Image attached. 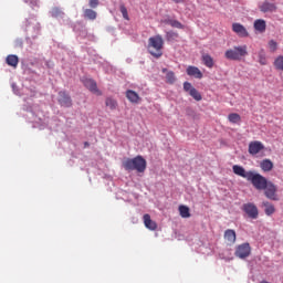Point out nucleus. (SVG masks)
Masks as SVG:
<instances>
[{
    "mask_svg": "<svg viewBox=\"0 0 283 283\" xmlns=\"http://www.w3.org/2000/svg\"><path fill=\"white\" fill-rule=\"evenodd\" d=\"M232 171L235 176H240V178H244L248 182H251L256 191H264V188L269 182V179L261 174L255 172L254 170H247L244 167L239 165L232 166Z\"/></svg>",
    "mask_w": 283,
    "mask_h": 283,
    "instance_id": "f257e3e1",
    "label": "nucleus"
},
{
    "mask_svg": "<svg viewBox=\"0 0 283 283\" xmlns=\"http://www.w3.org/2000/svg\"><path fill=\"white\" fill-rule=\"evenodd\" d=\"M122 165L126 171H137L138 174H145V169H147V160L143 156L127 158Z\"/></svg>",
    "mask_w": 283,
    "mask_h": 283,
    "instance_id": "f03ea898",
    "label": "nucleus"
},
{
    "mask_svg": "<svg viewBox=\"0 0 283 283\" xmlns=\"http://www.w3.org/2000/svg\"><path fill=\"white\" fill-rule=\"evenodd\" d=\"M163 48H165L163 35L158 34L148 39V52L154 59L163 56Z\"/></svg>",
    "mask_w": 283,
    "mask_h": 283,
    "instance_id": "7ed1b4c3",
    "label": "nucleus"
},
{
    "mask_svg": "<svg viewBox=\"0 0 283 283\" xmlns=\"http://www.w3.org/2000/svg\"><path fill=\"white\" fill-rule=\"evenodd\" d=\"M245 56H249V48L247 44L233 46L224 53V57L228 59V61H242Z\"/></svg>",
    "mask_w": 283,
    "mask_h": 283,
    "instance_id": "20e7f679",
    "label": "nucleus"
},
{
    "mask_svg": "<svg viewBox=\"0 0 283 283\" xmlns=\"http://www.w3.org/2000/svg\"><path fill=\"white\" fill-rule=\"evenodd\" d=\"M263 191H264V196H265V198H268V200H273L275 202H277V200H280V198L277 197V186H275V184H273L272 181H269L266 184Z\"/></svg>",
    "mask_w": 283,
    "mask_h": 283,
    "instance_id": "39448f33",
    "label": "nucleus"
},
{
    "mask_svg": "<svg viewBox=\"0 0 283 283\" xmlns=\"http://www.w3.org/2000/svg\"><path fill=\"white\" fill-rule=\"evenodd\" d=\"M242 209L249 218H251L252 220H258V217L260 216V211L258 210V206H255V203H251V202L244 203L242 206Z\"/></svg>",
    "mask_w": 283,
    "mask_h": 283,
    "instance_id": "423d86ee",
    "label": "nucleus"
},
{
    "mask_svg": "<svg viewBox=\"0 0 283 283\" xmlns=\"http://www.w3.org/2000/svg\"><path fill=\"white\" fill-rule=\"evenodd\" d=\"M234 255L240 258V260L249 258L251 255V245L249 243L238 245Z\"/></svg>",
    "mask_w": 283,
    "mask_h": 283,
    "instance_id": "0eeeda50",
    "label": "nucleus"
},
{
    "mask_svg": "<svg viewBox=\"0 0 283 283\" xmlns=\"http://www.w3.org/2000/svg\"><path fill=\"white\" fill-rule=\"evenodd\" d=\"M184 91L188 92L189 96H191L197 102L202 101V94H200V92H198V90H196V87H193L190 82L184 83Z\"/></svg>",
    "mask_w": 283,
    "mask_h": 283,
    "instance_id": "6e6552de",
    "label": "nucleus"
},
{
    "mask_svg": "<svg viewBox=\"0 0 283 283\" xmlns=\"http://www.w3.org/2000/svg\"><path fill=\"white\" fill-rule=\"evenodd\" d=\"M83 85L87 87L93 94H96L97 96H103V93L98 90V85L96 84V81L93 78H84L82 81Z\"/></svg>",
    "mask_w": 283,
    "mask_h": 283,
    "instance_id": "1a4fd4ad",
    "label": "nucleus"
},
{
    "mask_svg": "<svg viewBox=\"0 0 283 283\" xmlns=\"http://www.w3.org/2000/svg\"><path fill=\"white\" fill-rule=\"evenodd\" d=\"M57 102L61 107H72V97L65 91L59 92Z\"/></svg>",
    "mask_w": 283,
    "mask_h": 283,
    "instance_id": "9d476101",
    "label": "nucleus"
},
{
    "mask_svg": "<svg viewBox=\"0 0 283 283\" xmlns=\"http://www.w3.org/2000/svg\"><path fill=\"white\" fill-rule=\"evenodd\" d=\"M263 149L264 144H262V142L254 140L249 144L248 151L251 156H258V154H260V151H263Z\"/></svg>",
    "mask_w": 283,
    "mask_h": 283,
    "instance_id": "9b49d317",
    "label": "nucleus"
},
{
    "mask_svg": "<svg viewBox=\"0 0 283 283\" xmlns=\"http://www.w3.org/2000/svg\"><path fill=\"white\" fill-rule=\"evenodd\" d=\"M232 32H234V34L239 35L241 39H247V36H249V31L247 28L238 22L232 24Z\"/></svg>",
    "mask_w": 283,
    "mask_h": 283,
    "instance_id": "f8f14e48",
    "label": "nucleus"
},
{
    "mask_svg": "<svg viewBox=\"0 0 283 283\" xmlns=\"http://www.w3.org/2000/svg\"><path fill=\"white\" fill-rule=\"evenodd\" d=\"M259 10L261 12H275L277 10V6L273 2L263 1L261 4H259Z\"/></svg>",
    "mask_w": 283,
    "mask_h": 283,
    "instance_id": "ddd939ff",
    "label": "nucleus"
},
{
    "mask_svg": "<svg viewBox=\"0 0 283 283\" xmlns=\"http://www.w3.org/2000/svg\"><path fill=\"white\" fill-rule=\"evenodd\" d=\"M223 238L226 240V242H228V244H235V240H237V234H235V230H231L228 229L224 231Z\"/></svg>",
    "mask_w": 283,
    "mask_h": 283,
    "instance_id": "4468645a",
    "label": "nucleus"
},
{
    "mask_svg": "<svg viewBox=\"0 0 283 283\" xmlns=\"http://www.w3.org/2000/svg\"><path fill=\"white\" fill-rule=\"evenodd\" d=\"M126 98H128L129 103H134L135 105H138V103H140V95H138L136 91L127 90Z\"/></svg>",
    "mask_w": 283,
    "mask_h": 283,
    "instance_id": "2eb2a0df",
    "label": "nucleus"
},
{
    "mask_svg": "<svg viewBox=\"0 0 283 283\" xmlns=\"http://www.w3.org/2000/svg\"><path fill=\"white\" fill-rule=\"evenodd\" d=\"M188 76H192L193 78H202V71L198 69V66H188L186 70Z\"/></svg>",
    "mask_w": 283,
    "mask_h": 283,
    "instance_id": "dca6fc26",
    "label": "nucleus"
},
{
    "mask_svg": "<svg viewBox=\"0 0 283 283\" xmlns=\"http://www.w3.org/2000/svg\"><path fill=\"white\" fill-rule=\"evenodd\" d=\"M144 224L146 229H149L150 231H156L158 229V224L151 220V216L144 214Z\"/></svg>",
    "mask_w": 283,
    "mask_h": 283,
    "instance_id": "f3484780",
    "label": "nucleus"
},
{
    "mask_svg": "<svg viewBox=\"0 0 283 283\" xmlns=\"http://www.w3.org/2000/svg\"><path fill=\"white\" fill-rule=\"evenodd\" d=\"M254 30L261 34L266 32V21L259 19L254 21Z\"/></svg>",
    "mask_w": 283,
    "mask_h": 283,
    "instance_id": "a211bd4d",
    "label": "nucleus"
},
{
    "mask_svg": "<svg viewBox=\"0 0 283 283\" xmlns=\"http://www.w3.org/2000/svg\"><path fill=\"white\" fill-rule=\"evenodd\" d=\"M260 168L265 172L273 171V161L271 159H263L260 163Z\"/></svg>",
    "mask_w": 283,
    "mask_h": 283,
    "instance_id": "6ab92c4d",
    "label": "nucleus"
},
{
    "mask_svg": "<svg viewBox=\"0 0 283 283\" xmlns=\"http://www.w3.org/2000/svg\"><path fill=\"white\" fill-rule=\"evenodd\" d=\"M6 63L10 67H17L19 65V56L14 54L8 55L6 59Z\"/></svg>",
    "mask_w": 283,
    "mask_h": 283,
    "instance_id": "aec40b11",
    "label": "nucleus"
},
{
    "mask_svg": "<svg viewBox=\"0 0 283 283\" xmlns=\"http://www.w3.org/2000/svg\"><path fill=\"white\" fill-rule=\"evenodd\" d=\"M84 19H88L90 21H96V17H98V13L94 11L93 9H84Z\"/></svg>",
    "mask_w": 283,
    "mask_h": 283,
    "instance_id": "412c9836",
    "label": "nucleus"
},
{
    "mask_svg": "<svg viewBox=\"0 0 283 283\" xmlns=\"http://www.w3.org/2000/svg\"><path fill=\"white\" fill-rule=\"evenodd\" d=\"M201 61H202L203 65H206V67H209L210 70H211V67H213V57H211V55L203 54L201 56Z\"/></svg>",
    "mask_w": 283,
    "mask_h": 283,
    "instance_id": "4be33fe9",
    "label": "nucleus"
},
{
    "mask_svg": "<svg viewBox=\"0 0 283 283\" xmlns=\"http://www.w3.org/2000/svg\"><path fill=\"white\" fill-rule=\"evenodd\" d=\"M262 205H263V207H265L266 216H273V213H275V206H273L271 202L263 201Z\"/></svg>",
    "mask_w": 283,
    "mask_h": 283,
    "instance_id": "5701e85b",
    "label": "nucleus"
},
{
    "mask_svg": "<svg viewBox=\"0 0 283 283\" xmlns=\"http://www.w3.org/2000/svg\"><path fill=\"white\" fill-rule=\"evenodd\" d=\"M105 105L107 108H109L112 112L118 107V102L112 97H107L105 101Z\"/></svg>",
    "mask_w": 283,
    "mask_h": 283,
    "instance_id": "b1692460",
    "label": "nucleus"
},
{
    "mask_svg": "<svg viewBox=\"0 0 283 283\" xmlns=\"http://www.w3.org/2000/svg\"><path fill=\"white\" fill-rule=\"evenodd\" d=\"M273 65H274L275 70H277L279 72H283V55L276 56Z\"/></svg>",
    "mask_w": 283,
    "mask_h": 283,
    "instance_id": "393cba45",
    "label": "nucleus"
},
{
    "mask_svg": "<svg viewBox=\"0 0 283 283\" xmlns=\"http://www.w3.org/2000/svg\"><path fill=\"white\" fill-rule=\"evenodd\" d=\"M179 214L181 218H191V212L187 206H179Z\"/></svg>",
    "mask_w": 283,
    "mask_h": 283,
    "instance_id": "a878e982",
    "label": "nucleus"
},
{
    "mask_svg": "<svg viewBox=\"0 0 283 283\" xmlns=\"http://www.w3.org/2000/svg\"><path fill=\"white\" fill-rule=\"evenodd\" d=\"M65 13L63 12V10H61V8L59 7H54L51 10V17H53L54 19H61Z\"/></svg>",
    "mask_w": 283,
    "mask_h": 283,
    "instance_id": "bb28decb",
    "label": "nucleus"
},
{
    "mask_svg": "<svg viewBox=\"0 0 283 283\" xmlns=\"http://www.w3.org/2000/svg\"><path fill=\"white\" fill-rule=\"evenodd\" d=\"M228 120H230V123H240V120H242V117H240V114L238 113H231L229 116H228Z\"/></svg>",
    "mask_w": 283,
    "mask_h": 283,
    "instance_id": "cd10ccee",
    "label": "nucleus"
},
{
    "mask_svg": "<svg viewBox=\"0 0 283 283\" xmlns=\"http://www.w3.org/2000/svg\"><path fill=\"white\" fill-rule=\"evenodd\" d=\"M166 81L167 83H169L170 85H174L176 83V74L174 73V71H169L166 74Z\"/></svg>",
    "mask_w": 283,
    "mask_h": 283,
    "instance_id": "c85d7f7f",
    "label": "nucleus"
},
{
    "mask_svg": "<svg viewBox=\"0 0 283 283\" xmlns=\"http://www.w3.org/2000/svg\"><path fill=\"white\" fill-rule=\"evenodd\" d=\"M259 63L260 65H266V53L263 49L259 51Z\"/></svg>",
    "mask_w": 283,
    "mask_h": 283,
    "instance_id": "c756f323",
    "label": "nucleus"
},
{
    "mask_svg": "<svg viewBox=\"0 0 283 283\" xmlns=\"http://www.w3.org/2000/svg\"><path fill=\"white\" fill-rule=\"evenodd\" d=\"M119 10L122 12L123 19L129 21V13L127 12V7H125V4H120Z\"/></svg>",
    "mask_w": 283,
    "mask_h": 283,
    "instance_id": "7c9ffc66",
    "label": "nucleus"
},
{
    "mask_svg": "<svg viewBox=\"0 0 283 283\" xmlns=\"http://www.w3.org/2000/svg\"><path fill=\"white\" fill-rule=\"evenodd\" d=\"M169 24L171 25V28H177L178 30L185 29V25H182V23H180V21L178 20H170Z\"/></svg>",
    "mask_w": 283,
    "mask_h": 283,
    "instance_id": "2f4dec72",
    "label": "nucleus"
},
{
    "mask_svg": "<svg viewBox=\"0 0 283 283\" xmlns=\"http://www.w3.org/2000/svg\"><path fill=\"white\" fill-rule=\"evenodd\" d=\"M268 45L270 48V52L277 51V42H275V40H270Z\"/></svg>",
    "mask_w": 283,
    "mask_h": 283,
    "instance_id": "473e14b6",
    "label": "nucleus"
},
{
    "mask_svg": "<svg viewBox=\"0 0 283 283\" xmlns=\"http://www.w3.org/2000/svg\"><path fill=\"white\" fill-rule=\"evenodd\" d=\"M99 1L98 0H88V6H90V8H98V6H99Z\"/></svg>",
    "mask_w": 283,
    "mask_h": 283,
    "instance_id": "72a5a7b5",
    "label": "nucleus"
},
{
    "mask_svg": "<svg viewBox=\"0 0 283 283\" xmlns=\"http://www.w3.org/2000/svg\"><path fill=\"white\" fill-rule=\"evenodd\" d=\"M174 3H185V0H171Z\"/></svg>",
    "mask_w": 283,
    "mask_h": 283,
    "instance_id": "f704fd0d",
    "label": "nucleus"
},
{
    "mask_svg": "<svg viewBox=\"0 0 283 283\" xmlns=\"http://www.w3.org/2000/svg\"><path fill=\"white\" fill-rule=\"evenodd\" d=\"M84 147H90V144L87 142H85Z\"/></svg>",
    "mask_w": 283,
    "mask_h": 283,
    "instance_id": "c9c22d12",
    "label": "nucleus"
},
{
    "mask_svg": "<svg viewBox=\"0 0 283 283\" xmlns=\"http://www.w3.org/2000/svg\"><path fill=\"white\" fill-rule=\"evenodd\" d=\"M163 72H167V69H164Z\"/></svg>",
    "mask_w": 283,
    "mask_h": 283,
    "instance_id": "e433bc0d",
    "label": "nucleus"
}]
</instances>
